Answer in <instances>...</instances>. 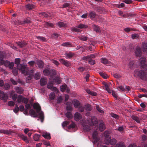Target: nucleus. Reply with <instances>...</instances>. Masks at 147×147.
Returning a JSON list of instances; mask_svg holds the SVG:
<instances>
[{
  "instance_id": "1",
  "label": "nucleus",
  "mask_w": 147,
  "mask_h": 147,
  "mask_svg": "<svg viewBox=\"0 0 147 147\" xmlns=\"http://www.w3.org/2000/svg\"><path fill=\"white\" fill-rule=\"evenodd\" d=\"M20 59L17 58L15 59V63L17 64V68L20 71H21L22 74L26 75H28L29 74V70L27 69V65L24 64H21L20 63Z\"/></svg>"
},
{
  "instance_id": "2",
  "label": "nucleus",
  "mask_w": 147,
  "mask_h": 147,
  "mask_svg": "<svg viewBox=\"0 0 147 147\" xmlns=\"http://www.w3.org/2000/svg\"><path fill=\"white\" fill-rule=\"evenodd\" d=\"M134 76L136 77H140L142 80H147V74L142 70H135L134 72Z\"/></svg>"
},
{
  "instance_id": "3",
  "label": "nucleus",
  "mask_w": 147,
  "mask_h": 147,
  "mask_svg": "<svg viewBox=\"0 0 147 147\" xmlns=\"http://www.w3.org/2000/svg\"><path fill=\"white\" fill-rule=\"evenodd\" d=\"M33 108L36 110V112L39 115V118L41 122L43 121L44 116L43 113L41 111V108L38 103H35L33 105Z\"/></svg>"
},
{
  "instance_id": "4",
  "label": "nucleus",
  "mask_w": 147,
  "mask_h": 147,
  "mask_svg": "<svg viewBox=\"0 0 147 147\" xmlns=\"http://www.w3.org/2000/svg\"><path fill=\"white\" fill-rule=\"evenodd\" d=\"M139 60L142 69L144 70H147V65L145 63L146 58L144 57H142Z\"/></svg>"
},
{
  "instance_id": "5",
  "label": "nucleus",
  "mask_w": 147,
  "mask_h": 147,
  "mask_svg": "<svg viewBox=\"0 0 147 147\" xmlns=\"http://www.w3.org/2000/svg\"><path fill=\"white\" fill-rule=\"evenodd\" d=\"M17 102L18 103L22 102L24 104H27L28 102V100L27 98L24 97L22 95H19L18 97L17 100L16 102Z\"/></svg>"
},
{
  "instance_id": "6",
  "label": "nucleus",
  "mask_w": 147,
  "mask_h": 147,
  "mask_svg": "<svg viewBox=\"0 0 147 147\" xmlns=\"http://www.w3.org/2000/svg\"><path fill=\"white\" fill-rule=\"evenodd\" d=\"M99 125L98 128L100 131L104 130L106 128V126L104 122L101 120H100L98 121Z\"/></svg>"
},
{
  "instance_id": "7",
  "label": "nucleus",
  "mask_w": 147,
  "mask_h": 147,
  "mask_svg": "<svg viewBox=\"0 0 147 147\" xmlns=\"http://www.w3.org/2000/svg\"><path fill=\"white\" fill-rule=\"evenodd\" d=\"M117 142V140L115 138L109 139L108 140H106V142H105L106 144L109 145L111 144L112 145H114Z\"/></svg>"
},
{
  "instance_id": "8",
  "label": "nucleus",
  "mask_w": 147,
  "mask_h": 147,
  "mask_svg": "<svg viewBox=\"0 0 147 147\" xmlns=\"http://www.w3.org/2000/svg\"><path fill=\"white\" fill-rule=\"evenodd\" d=\"M8 96L3 91H0V99L3 100L4 102H6L7 100Z\"/></svg>"
},
{
  "instance_id": "9",
  "label": "nucleus",
  "mask_w": 147,
  "mask_h": 147,
  "mask_svg": "<svg viewBox=\"0 0 147 147\" xmlns=\"http://www.w3.org/2000/svg\"><path fill=\"white\" fill-rule=\"evenodd\" d=\"M90 120L91 121V123H90V125H94L95 126L97 125L98 123V121H97V120L95 116L92 117Z\"/></svg>"
},
{
  "instance_id": "10",
  "label": "nucleus",
  "mask_w": 147,
  "mask_h": 147,
  "mask_svg": "<svg viewBox=\"0 0 147 147\" xmlns=\"http://www.w3.org/2000/svg\"><path fill=\"white\" fill-rule=\"evenodd\" d=\"M98 133L97 131H94L92 134V137L93 139L94 140L93 143L95 144L97 143L99 140V139L98 137Z\"/></svg>"
},
{
  "instance_id": "11",
  "label": "nucleus",
  "mask_w": 147,
  "mask_h": 147,
  "mask_svg": "<svg viewBox=\"0 0 147 147\" xmlns=\"http://www.w3.org/2000/svg\"><path fill=\"white\" fill-rule=\"evenodd\" d=\"M53 77H51L49 79V82L47 85V87L49 89H51L54 84V80Z\"/></svg>"
},
{
  "instance_id": "12",
  "label": "nucleus",
  "mask_w": 147,
  "mask_h": 147,
  "mask_svg": "<svg viewBox=\"0 0 147 147\" xmlns=\"http://www.w3.org/2000/svg\"><path fill=\"white\" fill-rule=\"evenodd\" d=\"M142 52L140 47L137 46L136 48L135 53L137 57H140L141 55Z\"/></svg>"
},
{
  "instance_id": "13",
  "label": "nucleus",
  "mask_w": 147,
  "mask_h": 147,
  "mask_svg": "<svg viewBox=\"0 0 147 147\" xmlns=\"http://www.w3.org/2000/svg\"><path fill=\"white\" fill-rule=\"evenodd\" d=\"M14 89L16 92L19 94L23 93L24 91V89L20 87L15 86L14 87Z\"/></svg>"
},
{
  "instance_id": "14",
  "label": "nucleus",
  "mask_w": 147,
  "mask_h": 147,
  "mask_svg": "<svg viewBox=\"0 0 147 147\" xmlns=\"http://www.w3.org/2000/svg\"><path fill=\"white\" fill-rule=\"evenodd\" d=\"M75 120L76 121H79L82 118V116L78 112H76L74 115Z\"/></svg>"
},
{
  "instance_id": "15",
  "label": "nucleus",
  "mask_w": 147,
  "mask_h": 147,
  "mask_svg": "<svg viewBox=\"0 0 147 147\" xmlns=\"http://www.w3.org/2000/svg\"><path fill=\"white\" fill-rule=\"evenodd\" d=\"M100 61L102 63L104 64L110 65L111 63L109 61H108V60L105 58H102L100 59Z\"/></svg>"
},
{
  "instance_id": "16",
  "label": "nucleus",
  "mask_w": 147,
  "mask_h": 147,
  "mask_svg": "<svg viewBox=\"0 0 147 147\" xmlns=\"http://www.w3.org/2000/svg\"><path fill=\"white\" fill-rule=\"evenodd\" d=\"M59 61L62 63L65 66L67 67H69L70 65V63L67 60H65L63 59H60L59 60Z\"/></svg>"
},
{
  "instance_id": "17",
  "label": "nucleus",
  "mask_w": 147,
  "mask_h": 147,
  "mask_svg": "<svg viewBox=\"0 0 147 147\" xmlns=\"http://www.w3.org/2000/svg\"><path fill=\"white\" fill-rule=\"evenodd\" d=\"M72 102L74 105V107L76 108H78L80 106V103L79 101L76 100H74Z\"/></svg>"
},
{
  "instance_id": "18",
  "label": "nucleus",
  "mask_w": 147,
  "mask_h": 147,
  "mask_svg": "<svg viewBox=\"0 0 147 147\" xmlns=\"http://www.w3.org/2000/svg\"><path fill=\"white\" fill-rule=\"evenodd\" d=\"M29 113L32 117H37L38 115L37 113L33 109H31L30 110Z\"/></svg>"
},
{
  "instance_id": "19",
  "label": "nucleus",
  "mask_w": 147,
  "mask_h": 147,
  "mask_svg": "<svg viewBox=\"0 0 147 147\" xmlns=\"http://www.w3.org/2000/svg\"><path fill=\"white\" fill-rule=\"evenodd\" d=\"M47 83V80L44 78H42L40 81V85L41 86H43L46 85Z\"/></svg>"
},
{
  "instance_id": "20",
  "label": "nucleus",
  "mask_w": 147,
  "mask_h": 147,
  "mask_svg": "<svg viewBox=\"0 0 147 147\" xmlns=\"http://www.w3.org/2000/svg\"><path fill=\"white\" fill-rule=\"evenodd\" d=\"M104 136L105 137V142H106V140H108L109 139L111 138V137L109 135V132L105 131L104 133Z\"/></svg>"
},
{
  "instance_id": "21",
  "label": "nucleus",
  "mask_w": 147,
  "mask_h": 147,
  "mask_svg": "<svg viewBox=\"0 0 147 147\" xmlns=\"http://www.w3.org/2000/svg\"><path fill=\"white\" fill-rule=\"evenodd\" d=\"M54 80V84L56 83L57 84H60L61 83V80L58 77H56L55 78L53 77Z\"/></svg>"
},
{
  "instance_id": "22",
  "label": "nucleus",
  "mask_w": 147,
  "mask_h": 147,
  "mask_svg": "<svg viewBox=\"0 0 147 147\" xmlns=\"http://www.w3.org/2000/svg\"><path fill=\"white\" fill-rule=\"evenodd\" d=\"M97 16L94 11H91L89 13V17L91 19L94 18Z\"/></svg>"
},
{
  "instance_id": "23",
  "label": "nucleus",
  "mask_w": 147,
  "mask_h": 147,
  "mask_svg": "<svg viewBox=\"0 0 147 147\" xmlns=\"http://www.w3.org/2000/svg\"><path fill=\"white\" fill-rule=\"evenodd\" d=\"M66 58V59L70 58L73 57L74 55V54L71 52L66 53L65 54Z\"/></svg>"
},
{
  "instance_id": "24",
  "label": "nucleus",
  "mask_w": 147,
  "mask_h": 147,
  "mask_svg": "<svg viewBox=\"0 0 147 147\" xmlns=\"http://www.w3.org/2000/svg\"><path fill=\"white\" fill-rule=\"evenodd\" d=\"M131 118L137 123H140V119L136 115H133L131 116Z\"/></svg>"
},
{
  "instance_id": "25",
  "label": "nucleus",
  "mask_w": 147,
  "mask_h": 147,
  "mask_svg": "<svg viewBox=\"0 0 147 147\" xmlns=\"http://www.w3.org/2000/svg\"><path fill=\"white\" fill-rule=\"evenodd\" d=\"M66 108L67 111H72V107L71 103L70 102H67L66 105Z\"/></svg>"
},
{
  "instance_id": "26",
  "label": "nucleus",
  "mask_w": 147,
  "mask_h": 147,
  "mask_svg": "<svg viewBox=\"0 0 147 147\" xmlns=\"http://www.w3.org/2000/svg\"><path fill=\"white\" fill-rule=\"evenodd\" d=\"M37 64L38 67L41 69L44 66V63L41 60H39L37 61Z\"/></svg>"
},
{
  "instance_id": "27",
  "label": "nucleus",
  "mask_w": 147,
  "mask_h": 147,
  "mask_svg": "<svg viewBox=\"0 0 147 147\" xmlns=\"http://www.w3.org/2000/svg\"><path fill=\"white\" fill-rule=\"evenodd\" d=\"M83 129L85 131H88L90 130V129L89 125H84L83 126Z\"/></svg>"
},
{
  "instance_id": "28",
  "label": "nucleus",
  "mask_w": 147,
  "mask_h": 147,
  "mask_svg": "<svg viewBox=\"0 0 147 147\" xmlns=\"http://www.w3.org/2000/svg\"><path fill=\"white\" fill-rule=\"evenodd\" d=\"M86 92L92 96H96L97 95V93L94 92L93 91H91L89 89H87L86 90Z\"/></svg>"
},
{
  "instance_id": "29",
  "label": "nucleus",
  "mask_w": 147,
  "mask_h": 147,
  "mask_svg": "<svg viewBox=\"0 0 147 147\" xmlns=\"http://www.w3.org/2000/svg\"><path fill=\"white\" fill-rule=\"evenodd\" d=\"M27 43L24 42H19L18 43V45L20 47H23L26 46Z\"/></svg>"
},
{
  "instance_id": "30",
  "label": "nucleus",
  "mask_w": 147,
  "mask_h": 147,
  "mask_svg": "<svg viewBox=\"0 0 147 147\" xmlns=\"http://www.w3.org/2000/svg\"><path fill=\"white\" fill-rule=\"evenodd\" d=\"M92 26L94 28V31L96 32H99L100 31V28L98 26L96 25L95 24H93Z\"/></svg>"
},
{
  "instance_id": "31",
  "label": "nucleus",
  "mask_w": 147,
  "mask_h": 147,
  "mask_svg": "<svg viewBox=\"0 0 147 147\" xmlns=\"http://www.w3.org/2000/svg\"><path fill=\"white\" fill-rule=\"evenodd\" d=\"M57 25L60 28L62 27H65L67 26V24L63 22H59L57 23Z\"/></svg>"
},
{
  "instance_id": "32",
  "label": "nucleus",
  "mask_w": 147,
  "mask_h": 147,
  "mask_svg": "<svg viewBox=\"0 0 147 147\" xmlns=\"http://www.w3.org/2000/svg\"><path fill=\"white\" fill-rule=\"evenodd\" d=\"M78 38L80 40L83 41H86L88 39L87 37L82 35L78 36Z\"/></svg>"
},
{
  "instance_id": "33",
  "label": "nucleus",
  "mask_w": 147,
  "mask_h": 147,
  "mask_svg": "<svg viewBox=\"0 0 147 147\" xmlns=\"http://www.w3.org/2000/svg\"><path fill=\"white\" fill-rule=\"evenodd\" d=\"M77 27L80 29L86 28L88 27V26L85 24H80L78 25Z\"/></svg>"
},
{
  "instance_id": "34",
  "label": "nucleus",
  "mask_w": 147,
  "mask_h": 147,
  "mask_svg": "<svg viewBox=\"0 0 147 147\" xmlns=\"http://www.w3.org/2000/svg\"><path fill=\"white\" fill-rule=\"evenodd\" d=\"M45 138H46L48 139H50L51 138L50 134L49 133H46L42 135Z\"/></svg>"
},
{
  "instance_id": "35",
  "label": "nucleus",
  "mask_w": 147,
  "mask_h": 147,
  "mask_svg": "<svg viewBox=\"0 0 147 147\" xmlns=\"http://www.w3.org/2000/svg\"><path fill=\"white\" fill-rule=\"evenodd\" d=\"M61 45L64 47H71L72 45L71 44L70 42H65L64 43H63Z\"/></svg>"
},
{
  "instance_id": "36",
  "label": "nucleus",
  "mask_w": 147,
  "mask_h": 147,
  "mask_svg": "<svg viewBox=\"0 0 147 147\" xmlns=\"http://www.w3.org/2000/svg\"><path fill=\"white\" fill-rule=\"evenodd\" d=\"M40 136L39 134H36L34 136V139L36 141H39Z\"/></svg>"
},
{
  "instance_id": "37",
  "label": "nucleus",
  "mask_w": 147,
  "mask_h": 147,
  "mask_svg": "<svg viewBox=\"0 0 147 147\" xmlns=\"http://www.w3.org/2000/svg\"><path fill=\"white\" fill-rule=\"evenodd\" d=\"M85 110L88 111H91V105L89 104H87L85 105Z\"/></svg>"
},
{
  "instance_id": "38",
  "label": "nucleus",
  "mask_w": 147,
  "mask_h": 147,
  "mask_svg": "<svg viewBox=\"0 0 147 147\" xmlns=\"http://www.w3.org/2000/svg\"><path fill=\"white\" fill-rule=\"evenodd\" d=\"M36 37L37 39L40 40L42 42H45L46 41V38L42 36H36Z\"/></svg>"
},
{
  "instance_id": "39",
  "label": "nucleus",
  "mask_w": 147,
  "mask_h": 147,
  "mask_svg": "<svg viewBox=\"0 0 147 147\" xmlns=\"http://www.w3.org/2000/svg\"><path fill=\"white\" fill-rule=\"evenodd\" d=\"M26 8L28 10L32 9L34 7V6L32 4H28L26 5Z\"/></svg>"
},
{
  "instance_id": "40",
  "label": "nucleus",
  "mask_w": 147,
  "mask_h": 147,
  "mask_svg": "<svg viewBox=\"0 0 147 147\" xmlns=\"http://www.w3.org/2000/svg\"><path fill=\"white\" fill-rule=\"evenodd\" d=\"M115 147H125V146L123 142H120L116 144Z\"/></svg>"
},
{
  "instance_id": "41",
  "label": "nucleus",
  "mask_w": 147,
  "mask_h": 147,
  "mask_svg": "<svg viewBox=\"0 0 147 147\" xmlns=\"http://www.w3.org/2000/svg\"><path fill=\"white\" fill-rule=\"evenodd\" d=\"M45 25L47 26V27H51L52 28H53L54 27V25L53 23L48 22H46L45 23Z\"/></svg>"
},
{
  "instance_id": "42",
  "label": "nucleus",
  "mask_w": 147,
  "mask_h": 147,
  "mask_svg": "<svg viewBox=\"0 0 147 147\" xmlns=\"http://www.w3.org/2000/svg\"><path fill=\"white\" fill-rule=\"evenodd\" d=\"M66 117L69 119H71L72 117V115L71 112H67L65 114Z\"/></svg>"
},
{
  "instance_id": "43",
  "label": "nucleus",
  "mask_w": 147,
  "mask_h": 147,
  "mask_svg": "<svg viewBox=\"0 0 147 147\" xmlns=\"http://www.w3.org/2000/svg\"><path fill=\"white\" fill-rule=\"evenodd\" d=\"M40 77V75L38 72H37L34 75V78L37 80L39 79Z\"/></svg>"
},
{
  "instance_id": "44",
  "label": "nucleus",
  "mask_w": 147,
  "mask_h": 147,
  "mask_svg": "<svg viewBox=\"0 0 147 147\" xmlns=\"http://www.w3.org/2000/svg\"><path fill=\"white\" fill-rule=\"evenodd\" d=\"M71 30L72 32H80V30L74 27H72L71 28Z\"/></svg>"
},
{
  "instance_id": "45",
  "label": "nucleus",
  "mask_w": 147,
  "mask_h": 147,
  "mask_svg": "<svg viewBox=\"0 0 147 147\" xmlns=\"http://www.w3.org/2000/svg\"><path fill=\"white\" fill-rule=\"evenodd\" d=\"M0 133H3L7 134H9L10 133V132L9 131L7 130L4 129L0 130Z\"/></svg>"
},
{
  "instance_id": "46",
  "label": "nucleus",
  "mask_w": 147,
  "mask_h": 147,
  "mask_svg": "<svg viewBox=\"0 0 147 147\" xmlns=\"http://www.w3.org/2000/svg\"><path fill=\"white\" fill-rule=\"evenodd\" d=\"M131 37L132 39H134L138 38L139 36L138 34L135 33L132 34L131 35Z\"/></svg>"
},
{
  "instance_id": "47",
  "label": "nucleus",
  "mask_w": 147,
  "mask_h": 147,
  "mask_svg": "<svg viewBox=\"0 0 147 147\" xmlns=\"http://www.w3.org/2000/svg\"><path fill=\"white\" fill-rule=\"evenodd\" d=\"M67 88V86L66 85H62L61 87V90L62 92L65 91Z\"/></svg>"
},
{
  "instance_id": "48",
  "label": "nucleus",
  "mask_w": 147,
  "mask_h": 147,
  "mask_svg": "<svg viewBox=\"0 0 147 147\" xmlns=\"http://www.w3.org/2000/svg\"><path fill=\"white\" fill-rule=\"evenodd\" d=\"M111 116L114 118H115L116 119H119V116L115 114L112 113L111 114Z\"/></svg>"
},
{
  "instance_id": "49",
  "label": "nucleus",
  "mask_w": 147,
  "mask_h": 147,
  "mask_svg": "<svg viewBox=\"0 0 147 147\" xmlns=\"http://www.w3.org/2000/svg\"><path fill=\"white\" fill-rule=\"evenodd\" d=\"M40 14L42 16L47 18L49 16V14L47 13L42 12L40 13Z\"/></svg>"
},
{
  "instance_id": "50",
  "label": "nucleus",
  "mask_w": 147,
  "mask_h": 147,
  "mask_svg": "<svg viewBox=\"0 0 147 147\" xmlns=\"http://www.w3.org/2000/svg\"><path fill=\"white\" fill-rule=\"evenodd\" d=\"M43 73L45 75L48 76L50 74V71L48 69H45L43 71Z\"/></svg>"
},
{
  "instance_id": "51",
  "label": "nucleus",
  "mask_w": 147,
  "mask_h": 147,
  "mask_svg": "<svg viewBox=\"0 0 147 147\" xmlns=\"http://www.w3.org/2000/svg\"><path fill=\"white\" fill-rule=\"evenodd\" d=\"M99 74L102 78L104 79H106L107 78V75L105 73H103L102 72H100Z\"/></svg>"
},
{
  "instance_id": "52",
  "label": "nucleus",
  "mask_w": 147,
  "mask_h": 147,
  "mask_svg": "<svg viewBox=\"0 0 147 147\" xmlns=\"http://www.w3.org/2000/svg\"><path fill=\"white\" fill-rule=\"evenodd\" d=\"M55 97V94L53 92H51L50 95L49 97L51 100H53L54 99Z\"/></svg>"
},
{
  "instance_id": "53",
  "label": "nucleus",
  "mask_w": 147,
  "mask_h": 147,
  "mask_svg": "<svg viewBox=\"0 0 147 147\" xmlns=\"http://www.w3.org/2000/svg\"><path fill=\"white\" fill-rule=\"evenodd\" d=\"M3 56L2 55H1L0 56V65H2L3 64L4 65V63L5 62V61L3 59Z\"/></svg>"
},
{
  "instance_id": "54",
  "label": "nucleus",
  "mask_w": 147,
  "mask_h": 147,
  "mask_svg": "<svg viewBox=\"0 0 147 147\" xmlns=\"http://www.w3.org/2000/svg\"><path fill=\"white\" fill-rule=\"evenodd\" d=\"M134 64V62L133 61H130L129 64V68L132 69H133V65Z\"/></svg>"
},
{
  "instance_id": "55",
  "label": "nucleus",
  "mask_w": 147,
  "mask_h": 147,
  "mask_svg": "<svg viewBox=\"0 0 147 147\" xmlns=\"http://www.w3.org/2000/svg\"><path fill=\"white\" fill-rule=\"evenodd\" d=\"M75 127V124L74 123H72L68 127V129H73Z\"/></svg>"
},
{
  "instance_id": "56",
  "label": "nucleus",
  "mask_w": 147,
  "mask_h": 147,
  "mask_svg": "<svg viewBox=\"0 0 147 147\" xmlns=\"http://www.w3.org/2000/svg\"><path fill=\"white\" fill-rule=\"evenodd\" d=\"M134 29L130 28H126L124 29V30L125 32H128L130 31L134 30Z\"/></svg>"
},
{
  "instance_id": "57",
  "label": "nucleus",
  "mask_w": 147,
  "mask_h": 147,
  "mask_svg": "<svg viewBox=\"0 0 147 147\" xmlns=\"http://www.w3.org/2000/svg\"><path fill=\"white\" fill-rule=\"evenodd\" d=\"M12 72L13 74L14 75L16 76L17 75V74H18V71L17 69L16 68H14L12 70Z\"/></svg>"
},
{
  "instance_id": "58",
  "label": "nucleus",
  "mask_w": 147,
  "mask_h": 147,
  "mask_svg": "<svg viewBox=\"0 0 147 147\" xmlns=\"http://www.w3.org/2000/svg\"><path fill=\"white\" fill-rule=\"evenodd\" d=\"M17 95L16 94H14L12 96V100L14 101H16L17 99Z\"/></svg>"
},
{
  "instance_id": "59",
  "label": "nucleus",
  "mask_w": 147,
  "mask_h": 147,
  "mask_svg": "<svg viewBox=\"0 0 147 147\" xmlns=\"http://www.w3.org/2000/svg\"><path fill=\"white\" fill-rule=\"evenodd\" d=\"M142 48L144 49V50L147 49V44L146 43H144L142 45Z\"/></svg>"
},
{
  "instance_id": "60",
  "label": "nucleus",
  "mask_w": 147,
  "mask_h": 147,
  "mask_svg": "<svg viewBox=\"0 0 147 147\" xmlns=\"http://www.w3.org/2000/svg\"><path fill=\"white\" fill-rule=\"evenodd\" d=\"M35 63V62L34 61H30L28 62V64L30 66H34Z\"/></svg>"
},
{
  "instance_id": "61",
  "label": "nucleus",
  "mask_w": 147,
  "mask_h": 147,
  "mask_svg": "<svg viewBox=\"0 0 147 147\" xmlns=\"http://www.w3.org/2000/svg\"><path fill=\"white\" fill-rule=\"evenodd\" d=\"M63 100L62 97L61 96H60L59 97L57 100V102L58 103H61Z\"/></svg>"
},
{
  "instance_id": "62",
  "label": "nucleus",
  "mask_w": 147,
  "mask_h": 147,
  "mask_svg": "<svg viewBox=\"0 0 147 147\" xmlns=\"http://www.w3.org/2000/svg\"><path fill=\"white\" fill-rule=\"evenodd\" d=\"M19 110V107L18 106L17 104L16 105V107L14 110V111L16 113H17L18 111Z\"/></svg>"
},
{
  "instance_id": "63",
  "label": "nucleus",
  "mask_w": 147,
  "mask_h": 147,
  "mask_svg": "<svg viewBox=\"0 0 147 147\" xmlns=\"http://www.w3.org/2000/svg\"><path fill=\"white\" fill-rule=\"evenodd\" d=\"M124 2L127 4H130L132 3L133 1L131 0H124Z\"/></svg>"
},
{
  "instance_id": "64",
  "label": "nucleus",
  "mask_w": 147,
  "mask_h": 147,
  "mask_svg": "<svg viewBox=\"0 0 147 147\" xmlns=\"http://www.w3.org/2000/svg\"><path fill=\"white\" fill-rule=\"evenodd\" d=\"M69 122L68 121H65L63 122L62 125L63 127H65L67 126V125L69 124Z\"/></svg>"
}]
</instances>
